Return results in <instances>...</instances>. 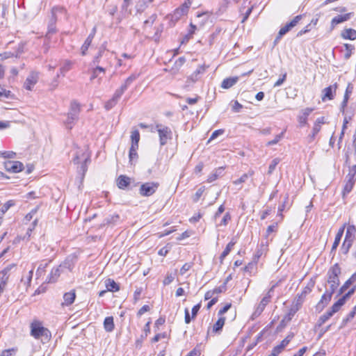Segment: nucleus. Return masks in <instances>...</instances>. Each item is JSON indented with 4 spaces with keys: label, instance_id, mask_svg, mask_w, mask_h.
Listing matches in <instances>:
<instances>
[{
    "label": "nucleus",
    "instance_id": "35",
    "mask_svg": "<svg viewBox=\"0 0 356 356\" xmlns=\"http://www.w3.org/2000/svg\"><path fill=\"white\" fill-rule=\"evenodd\" d=\"M131 145L138 147V143L140 140V133L138 130L136 129L131 131Z\"/></svg>",
    "mask_w": 356,
    "mask_h": 356
},
{
    "label": "nucleus",
    "instance_id": "2",
    "mask_svg": "<svg viewBox=\"0 0 356 356\" xmlns=\"http://www.w3.org/2000/svg\"><path fill=\"white\" fill-rule=\"evenodd\" d=\"M159 185V182L155 181L143 183L140 186L139 194L142 197H149L156 193Z\"/></svg>",
    "mask_w": 356,
    "mask_h": 356
},
{
    "label": "nucleus",
    "instance_id": "18",
    "mask_svg": "<svg viewBox=\"0 0 356 356\" xmlns=\"http://www.w3.org/2000/svg\"><path fill=\"white\" fill-rule=\"evenodd\" d=\"M95 31H96V29L93 28L92 32L89 34V35L85 40L84 43L83 44V45L81 47V54L83 56L86 55V51L88 49V47L91 44V42H92L93 38L95 36Z\"/></svg>",
    "mask_w": 356,
    "mask_h": 356
},
{
    "label": "nucleus",
    "instance_id": "15",
    "mask_svg": "<svg viewBox=\"0 0 356 356\" xmlns=\"http://www.w3.org/2000/svg\"><path fill=\"white\" fill-rule=\"evenodd\" d=\"M191 5V2L186 1L179 8L175 10L174 16L176 18H179L180 17L186 15L188 13Z\"/></svg>",
    "mask_w": 356,
    "mask_h": 356
},
{
    "label": "nucleus",
    "instance_id": "17",
    "mask_svg": "<svg viewBox=\"0 0 356 356\" xmlns=\"http://www.w3.org/2000/svg\"><path fill=\"white\" fill-rule=\"evenodd\" d=\"M356 227L353 225H349L347 227L344 241L353 243L355 238Z\"/></svg>",
    "mask_w": 356,
    "mask_h": 356
},
{
    "label": "nucleus",
    "instance_id": "25",
    "mask_svg": "<svg viewBox=\"0 0 356 356\" xmlns=\"http://www.w3.org/2000/svg\"><path fill=\"white\" fill-rule=\"evenodd\" d=\"M74 266V264L73 262V259L67 257L62 264L58 266V267L61 268L63 272H64L65 270L72 271Z\"/></svg>",
    "mask_w": 356,
    "mask_h": 356
},
{
    "label": "nucleus",
    "instance_id": "34",
    "mask_svg": "<svg viewBox=\"0 0 356 356\" xmlns=\"http://www.w3.org/2000/svg\"><path fill=\"white\" fill-rule=\"evenodd\" d=\"M314 285V282H312L311 284H309L307 286H305L302 293L298 296L296 300H301L302 303L305 296L312 291Z\"/></svg>",
    "mask_w": 356,
    "mask_h": 356
},
{
    "label": "nucleus",
    "instance_id": "61",
    "mask_svg": "<svg viewBox=\"0 0 356 356\" xmlns=\"http://www.w3.org/2000/svg\"><path fill=\"white\" fill-rule=\"evenodd\" d=\"M221 31H222V29L218 27V28H216V31L210 35V40H209L210 44H212L213 40H214L218 37V35L220 34Z\"/></svg>",
    "mask_w": 356,
    "mask_h": 356
},
{
    "label": "nucleus",
    "instance_id": "12",
    "mask_svg": "<svg viewBox=\"0 0 356 356\" xmlns=\"http://www.w3.org/2000/svg\"><path fill=\"white\" fill-rule=\"evenodd\" d=\"M270 299H271V295L265 296L261 300L258 307H257L255 312L253 314V316H259L262 313L264 309H265V307L268 305V302H270Z\"/></svg>",
    "mask_w": 356,
    "mask_h": 356
},
{
    "label": "nucleus",
    "instance_id": "9",
    "mask_svg": "<svg viewBox=\"0 0 356 356\" xmlns=\"http://www.w3.org/2000/svg\"><path fill=\"white\" fill-rule=\"evenodd\" d=\"M332 295L325 292L323 296H321V300L317 303L316 306V309L318 312H321L323 310V309L329 304L332 299Z\"/></svg>",
    "mask_w": 356,
    "mask_h": 356
},
{
    "label": "nucleus",
    "instance_id": "27",
    "mask_svg": "<svg viewBox=\"0 0 356 356\" xmlns=\"http://www.w3.org/2000/svg\"><path fill=\"white\" fill-rule=\"evenodd\" d=\"M120 220V216L118 214H113L111 215L107 218H106L102 224V226L105 225H115L117 224Z\"/></svg>",
    "mask_w": 356,
    "mask_h": 356
},
{
    "label": "nucleus",
    "instance_id": "20",
    "mask_svg": "<svg viewBox=\"0 0 356 356\" xmlns=\"http://www.w3.org/2000/svg\"><path fill=\"white\" fill-rule=\"evenodd\" d=\"M16 265L15 264H11L5 267L2 270L0 271V280H7L8 281L10 277V272L12 269L15 268Z\"/></svg>",
    "mask_w": 356,
    "mask_h": 356
},
{
    "label": "nucleus",
    "instance_id": "62",
    "mask_svg": "<svg viewBox=\"0 0 356 356\" xmlns=\"http://www.w3.org/2000/svg\"><path fill=\"white\" fill-rule=\"evenodd\" d=\"M329 284V288L327 289H326L325 292L328 293L332 296L339 285V284Z\"/></svg>",
    "mask_w": 356,
    "mask_h": 356
},
{
    "label": "nucleus",
    "instance_id": "51",
    "mask_svg": "<svg viewBox=\"0 0 356 356\" xmlns=\"http://www.w3.org/2000/svg\"><path fill=\"white\" fill-rule=\"evenodd\" d=\"M230 220H231V215L229 212H227L224 215L220 222L218 225H217V226H226L228 224L229 221H230Z\"/></svg>",
    "mask_w": 356,
    "mask_h": 356
},
{
    "label": "nucleus",
    "instance_id": "21",
    "mask_svg": "<svg viewBox=\"0 0 356 356\" xmlns=\"http://www.w3.org/2000/svg\"><path fill=\"white\" fill-rule=\"evenodd\" d=\"M355 282H356V272L354 273L351 277L341 286L339 289V295H341L345 292Z\"/></svg>",
    "mask_w": 356,
    "mask_h": 356
},
{
    "label": "nucleus",
    "instance_id": "49",
    "mask_svg": "<svg viewBox=\"0 0 356 356\" xmlns=\"http://www.w3.org/2000/svg\"><path fill=\"white\" fill-rule=\"evenodd\" d=\"M321 128V127L319 124H314L312 129V133L308 136L309 142H312L314 140L316 135L320 131Z\"/></svg>",
    "mask_w": 356,
    "mask_h": 356
},
{
    "label": "nucleus",
    "instance_id": "64",
    "mask_svg": "<svg viewBox=\"0 0 356 356\" xmlns=\"http://www.w3.org/2000/svg\"><path fill=\"white\" fill-rule=\"evenodd\" d=\"M263 254V250L261 248L257 249L253 256L252 260L254 261V262H258L259 258Z\"/></svg>",
    "mask_w": 356,
    "mask_h": 356
},
{
    "label": "nucleus",
    "instance_id": "16",
    "mask_svg": "<svg viewBox=\"0 0 356 356\" xmlns=\"http://www.w3.org/2000/svg\"><path fill=\"white\" fill-rule=\"evenodd\" d=\"M80 112L79 104L76 102H72L70 105V111L67 113L69 118L72 120H77Z\"/></svg>",
    "mask_w": 356,
    "mask_h": 356
},
{
    "label": "nucleus",
    "instance_id": "8",
    "mask_svg": "<svg viewBox=\"0 0 356 356\" xmlns=\"http://www.w3.org/2000/svg\"><path fill=\"white\" fill-rule=\"evenodd\" d=\"M302 16L301 15L296 16L290 22L287 23L284 26L282 27L279 31L280 37L284 36L290 30L295 27L297 24L301 20Z\"/></svg>",
    "mask_w": 356,
    "mask_h": 356
},
{
    "label": "nucleus",
    "instance_id": "23",
    "mask_svg": "<svg viewBox=\"0 0 356 356\" xmlns=\"http://www.w3.org/2000/svg\"><path fill=\"white\" fill-rule=\"evenodd\" d=\"M236 241L234 238H233L231 241L227 245L226 248L223 250V252L221 253L220 256V263H222L224 259L231 252L233 246L236 244Z\"/></svg>",
    "mask_w": 356,
    "mask_h": 356
},
{
    "label": "nucleus",
    "instance_id": "13",
    "mask_svg": "<svg viewBox=\"0 0 356 356\" xmlns=\"http://www.w3.org/2000/svg\"><path fill=\"white\" fill-rule=\"evenodd\" d=\"M345 227H346V224H344L339 230H338V232L337 233L336 236H335V238H334V241L332 244V249H331V251H330V253L331 254H334V252L337 248V247L339 246V243H340V241H341V239L342 238V236L343 234V232H344V229H345Z\"/></svg>",
    "mask_w": 356,
    "mask_h": 356
},
{
    "label": "nucleus",
    "instance_id": "63",
    "mask_svg": "<svg viewBox=\"0 0 356 356\" xmlns=\"http://www.w3.org/2000/svg\"><path fill=\"white\" fill-rule=\"evenodd\" d=\"M175 279V276L172 274H168L163 280L164 285L170 284Z\"/></svg>",
    "mask_w": 356,
    "mask_h": 356
},
{
    "label": "nucleus",
    "instance_id": "4",
    "mask_svg": "<svg viewBox=\"0 0 356 356\" xmlns=\"http://www.w3.org/2000/svg\"><path fill=\"white\" fill-rule=\"evenodd\" d=\"M156 129L159 133L160 145L163 146L168 143V140L172 139V131L169 127L162 124H156Z\"/></svg>",
    "mask_w": 356,
    "mask_h": 356
},
{
    "label": "nucleus",
    "instance_id": "58",
    "mask_svg": "<svg viewBox=\"0 0 356 356\" xmlns=\"http://www.w3.org/2000/svg\"><path fill=\"white\" fill-rule=\"evenodd\" d=\"M105 49L103 47H101L99 50V52L96 56H95L93 59V63L94 64H98L100 62V58L102 56L103 53L104 52Z\"/></svg>",
    "mask_w": 356,
    "mask_h": 356
},
{
    "label": "nucleus",
    "instance_id": "48",
    "mask_svg": "<svg viewBox=\"0 0 356 356\" xmlns=\"http://www.w3.org/2000/svg\"><path fill=\"white\" fill-rule=\"evenodd\" d=\"M353 245V243L343 241L341 247V251L343 254H347L350 250V248Z\"/></svg>",
    "mask_w": 356,
    "mask_h": 356
},
{
    "label": "nucleus",
    "instance_id": "26",
    "mask_svg": "<svg viewBox=\"0 0 356 356\" xmlns=\"http://www.w3.org/2000/svg\"><path fill=\"white\" fill-rule=\"evenodd\" d=\"M225 317H220L218 318V320L216 322V323L213 325L212 327V332L219 334L222 330V327L225 325Z\"/></svg>",
    "mask_w": 356,
    "mask_h": 356
},
{
    "label": "nucleus",
    "instance_id": "30",
    "mask_svg": "<svg viewBox=\"0 0 356 356\" xmlns=\"http://www.w3.org/2000/svg\"><path fill=\"white\" fill-rule=\"evenodd\" d=\"M238 80V78L236 76L225 79L221 83V87L225 89L230 88L236 83Z\"/></svg>",
    "mask_w": 356,
    "mask_h": 356
},
{
    "label": "nucleus",
    "instance_id": "47",
    "mask_svg": "<svg viewBox=\"0 0 356 356\" xmlns=\"http://www.w3.org/2000/svg\"><path fill=\"white\" fill-rule=\"evenodd\" d=\"M118 102V99H117L113 96V97L111 99L106 102L104 108H106V110L109 111L116 105Z\"/></svg>",
    "mask_w": 356,
    "mask_h": 356
},
{
    "label": "nucleus",
    "instance_id": "10",
    "mask_svg": "<svg viewBox=\"0 0 356 356\" xmlns=\"http://www.w3.org/2000/svg\"><path fill=\"white\" fill-rule=\"evenodd\" d=\"M131 179L126 175H120L117 180V186L120 189L124 190L127 188L131 184Z\"/></svg>",
    "mask_w": 356,
    "mask_h": 356
},
{
    "label": "nucleus",
    "instance_id": "11",
    "mask_svg": "<svg viewBox=\"0 0 356 356\" xmlns=\"http://www.w3.org/2000/svg\"><path fill=\"white\" fill-rule=\"evenodd\" d=\"M38 74L35 72H31L26 78L24 82V88L28 90H31L33 87L38 81Z\"/></svg>",
    "mask_w": 356,
    "mask_h": 356
},
{
    "label": "nucleus",
    "instance_id": "37",
    "mask_svg": "<svg viewBox=\"0 0 356 356\" xmlns=\"http://www.w3.org/2000/svg\"><path fill=\"white\" fill-rule=\"evenodd\" d=\"M100 73H105V69L100 66H97L93 68L92 70V75L90 76V80L92 81L95 79L97 78Z\"/></svg>",
    "mask_w": 356,
    "mask_h": 356
},
{
    "label": "nucleus",
    "instance_id": "40",
    "mask_svg": "<svg viewBox=\"0 0 356 356\" xmlns=\"http://www.w3.org/2000/svg\"><path fill=\"white\" fill-rule=\"evenodd\" d=\"M346 179L355 181L356 180V165H353L349 168V172L346 177Z\"/></svg>",
    "mask_w": 356,
    "mask_h": 356
},
{
    "label": "nucleus",
    "instance_id": "32",
    "mask_svg": "<svg viewBox=\"0 0 356 356\" xmlns=\"http://www.w3.org/2000/svg\"><path fill=\"white\" fill-rule=\"evenodd\" d=\"M334 314L329 309L327 312H325L324 314L321 316L318 320L317 322V326L321 327L327 321H328Z\"/></svg>",
    "mask_w": 356,
    "mask_h": 356
},
{
    "label": "nucleus",
    "instance_id": "14",
    "mask_svg": "<svg viewBox=\"0 0 356 356\" xmlns=\"http://www.w3.org/2000/svg\"><path fill=\"white\" fill-rule=\"evenodd\" d=\"M353 14V13H348L343 15H337L334 17L331 21L332 29H334V27L339 24L349 20Z\"/></svg>",
    "mask_w": 356,
    "mask_h": 356
},
{
    "label": "nucleus",
    "instance_id": "7",
    "mask_svg": "<svg viewBox=\"0 0 356 356\" xmlns=\"http://www.w3.org/2000/svg\"><path fill=\"white\" fill-rule=\"evenodd\" d=\"M337 88V83H335L322 90V101L325 102L327 100H332L334 99Z\"/></svg>",
    "mask_w": 356,
    "mask_h": 356
},
{
    "label": "nucleus",
    "instance_id": "19",
    "mask_svg": "<svg viewBox=\"0 0 356 356\" xmlns=\"http://www.w3.org/2000/svg\"><path fill=\"white\" fill-rule=\"evenodd\" d=\"M63 272L61 270V268L58 266L54 268L51 270L49 275L48 276V282L54 283L57 281L58 278L60 277V274Z\"/></svg>",
    "mask_w": 356,
    "mask_h": 356
},
{
    "label": "nucleus",
    "instance_id": "44",
    "mask_svg": "<svg viewBox=\"0 0 356 356\" xmlns=\"http://www.w3.org/2000/svg\"><path fill=\"white\" fill-rule=\"evenodd\" d=\"M72 63L70 60H65L63 65L60 69V74L65 76V73L70 70Z\"/></svg>",
    "mask_w": 356,
    "mask_h": 356
},
{
    "label": "nucleus",
    "instance_id": "39",
    "mask_svg": "<svg viewBox=\"0 0 356 356\" xmlns=\"http://www.w3.org/2000/svg\"><path fill=\"white\" fill-rule=\"evenodd\" d=\"M355 181L346 179V184L343 190V196L348 194L353 189Z\"/></svg>",
    "mask_w": 356,
    "mask_h": 356
},
{
    "label": "nucleus",
    "instance_id": "3",
    "mask_svg": "<svg viewBox=\"0 0 356 356\" xmlns=\"http://www.w3.org/2000/svg\"><path fill=\"white\" fill-rule=\"evenodd\" d=\"M341 273V268L339 264H335L327 271L326 283L339 285L340 281L339 277Z\"/></svg>",
    "mask_w": 356,
    "mask_h": 356
},
{
    "label": "nucleus",
    "instance_id": "22",
    "mask_svg": "<svg viewBox=\"0 0 356 356\" xmlns=\"http://www.w3.org/2000/svg\"><path fill=\"white\" fill-rule=\"evenodd\" d=\"M76 298V293L74 291H71L70 292L65 293L63 295L64 302L63 305L66 306L71 305Z\"/></svg>",
    "mask_w": 356,
    "mask_h": 356
},
{
    "label": "nucleus",
    "instance_id": "55",
    "mask_svg": "<svg viewBox=\"0 0 356 356\" xmlns=\"http://www.w3.org/2000/svg\"><path fill=\"white\" fill-rule=\"evenodd\" d=\"M294 337V333H289L285 339H284L280 343L284 348L289 344V343L291 341V339Z\"/></svg>",
    "mask_w": 356,
    "mask_h": 356
},
{
    "label": "nucleus",
    "instance_id": "5",
    "mask_svg": "<svg viewBox=\"0 0 356 356\" xmlns=\"http://www.w3.org/2000/svg\"><path fill=\"white\" fill-rule=\"evenodd\" d=\"M302 305L301 300H296L292 305L291 308L289 309L288 314L284 316V318L281 321L279 327H284L286 324L291 321L293 316L299 310Z\"/></svg>",
    "mask_w": 356,
    "mask_h": 356
},
{
    "label": "nucleus",
    "instance_id": "59",
    "mask_svg": "<svg viewBox=\"0 0 356 356\" xmlns=\"http://www.w3.org/2000/svg\"><path fill=\"white\" fill-rule=\"evenodd\" d=\"M192 267V264L186 263L184 264L180 269V274L184 275L187 271H188Z\"/></svg>",
    "mask_w": 356,
    "mask_h": 356
},
{
    "label": "nucleus",
    "instance_id": "46",
    "mask_svg": "<svg viewBox=\"0 0 356 356\" xmlns=\"http://www.w3.org/2000/svg\"><path fill=\"white\" fill-rule=\"evenodd\" d=\"M355 312L353 310L347 315V316L342 320L341 324L340 325V328L344 327L346 324L350 321L355 316Z\"/></svg>",
    "mask_w": 356,
    "mask_h": 356
},
{
    "label": "nucleus",
    "instance_id": "57",
    "mask_svg": "<svg viewBox=\"0 0 356 356\" xmlns=\"http://www.w3.org/2000/svg\"><path fill=\"white\" fill-rule=\"evenodd\" d=\"M15 156V153L12 151L0 152V156L3 158L12 159Z\"/></svg>",
    "mask_w": 356,
    "mask_h": 356
},
{
    "label": "nucleus",
    "instance_id": "41",
    "mask_svg": "<svg viewBox=\"0 0 356 356\" xmlns=\"http://www.w3.org/2000/svg\"><path fill=\"white\" fill-rule=\"evenodd\" d=\"M346 302L340 298L336 302L334 303L330 310L334 314Z\"/></svg>",
    "mask_w": 356,
    "mask_h": 356
},
{
    "label": "nucleus",
    "instance_id": "60",
    "mask_svg": "<svg viewBox=\"0 0 356 356\" xmlns=\"http://www.w3.org/2000/svg\"><path fill=\"white\" fill-rule=\"evenodd\" d=\"M47 266L48 263H41L36 270V275L40 276Z\"/></svg>",
    "mask_w": 356,
    "mask_h": 356
},
{
    "label": "nucleus",
    "instance_id": "42",
    "mask_svg": "<svg viewBox=\"0 0 356 356\" xmlns=\"http://www.w3.org/2000/svg\"><path fill=\"white\" fill-rule=\"evenodd\" d=\"M288 201H289V195L286 194L285 196H284L283 202L279 206V208H278V214L280 216H282V212L286 208H289V206L288 204Z\"/></svg>",
    "mask_w": 356,
    "mask_h": 356
},
{
    "label": "nucleus",
    "instance_id": "56",
    "mask_svg": "<svg viewBox=\"0 0 356 356\" xmlns=\"http://www.w3.org/2000/svg\"><path fill=\"white\" fill-rule=\"evenodd\" d=\"M278 163H279V160L277 159H275L271 161L270 164L269 165L268 171V173L269 175L271 174L274 171V170L275 169Z\"/></svg>",
    "mask_w": 356,
    "mask_h": 356
},
{
    "label": "nucleus",
    "instance_id": "52",
    "mask_svg": "<svg viewBox=\"0 0 356 356\" xmlns=\"http://www.w3.org/2000/svg\"><path fill=\"white\" fill-rule=\"evenodd\" d=\"M284 131H282L281 134H277L275 138L272 140H270L267 143V146H271L277 144L284 136Z\"/></svg>",
    "mask_w": 356,
    "mask_h": 356
},
{
    "label": "nucleus",
    "instance_id": "50",
    "mask_svg": "<svg viewBox=\"0 0 356 356\" xmlns=\"http://www.w3.org/2000/svg\"><path fill=\"white\" fill-rule=\"evenodd\" d=\"M13 205L14 202L12 200L6 202L0 209L1 216Z\"/></svg>",
    "mask_w": 356,
    "mask_h": 356
},
{
    "label": "nucleus",
    "instance_id": "31",
    "mask_svg": "<svg viewBox=\"0 0 356 356\" xmlns=\"http://www.w3.org/2000/svg\"><path fill=\"white\" fill-rule=\"evenodd\" d=\"M313 110L314 109L311 108H306L302 111V115L299 117L298 120L301 126L307 124V117L310 115Z\"/></svg>",
    "mask_w": 356,
    "mask_h": 356
},
{
    "label": "nucleus",
    "instance_id": "6",
    "mask_svg": "<svg viewBox=\"0 0 356 356\" xmlns=\"http://www.w3.org/2000/svg\"><path fill=\"white\" fill-rule=\"evenodd\" d=\"M4 168L6 171L17 173L23 170L24 165L17 161H8L4 163Z\"/></svg>",
    "mask_w": 356,
    "mask_h": 356
},
{
    "label": "nucleus",
    "instance_id": "45",
    "mask_svg": "<svg viewBox=\"0 0 356 356\" xmlns=\"http://www.w3.org/2000/svg\"><path fill=\"white\" fill-rule=\"evenodd\" d=\"M344 47L346 50V52L344 54V58L346 60H348L350 58V56L352 55V51L355 49V47H354V45L350 44H345Z\"/></svg>",
    "mask_w": 356,
    "mask_h": 356
},
{
    "label": "nucleus",
    "instance_id": "24",
    "mask_svg": "<svg viewBox=\"0 0 356 356\" xmlns=\"http://www.w3.org/2000/svg\"><path fill=\"white\" fill-rule=\"evenodd\" d=\"M341 35L343 39L354 40L356 39V31L353 29H346L341 32Z\"/></svg>",
    "mask_w": 356,
    "mask_h": 356
},
{
    "label": "nucleus",
    "instance_id": "36",
    "mask_svg": "<svg viewBox=\"0 0 356 356\" xmlns=\"http://www.w3.org/2000/svg\"><path fill=\"white\" fill-rule=\"evenodd\" d=\"M138 147L131 146L129 153V163L132 165L134 160L138 159L137 149Z\"/></svg>",
    "mask_w": 356,
    "mask_h": 356
},
{
    "label": "nucleus",
    "instance_id": "28",
    "mask_svg": "<svg viewBox=\"0 0 356 356\" xmlns=\"http://www.w3.org/2000/svg\"><path fill=\"white\" fill-rule=\"evenodd\" d=\"M105 285H106L107 291H108L116 292L120 290L119 285L113 280H111V279L106 280Z\"/></svg>",
    "mask_w": 356,
    "mask_h": 356
},
{
    "label": "nucleus",
    "instance_id": "54",
    "mask_svg": "<svg viewBox=\"0 0 356 356\" xmlns=\"http://www.w3.org/2000/svg\"><path fill=\"white\" fill-rule=\"evenodd\" d=\"M257 262H254V260H252L251 262H250L247 266L244 267V271L252 273V270L256 268Z\"/></svg>",
    "mask_w": 356,
    "mask_h": 356
},
{
    "label": "nucleus",
    "instance_id": "53",
    "mask_svg": "<svg viewBox=\"0 0 356 356\" xmlns=\"http://www.w3.org/2000/svg\"><path fill=\"white\" fill-rule=\"evenodd\" d=\"M356 290V285H355L352 289H350L346 293H345L341 298L346 302V300L354 294Z\"/></svg>",
    "mask_w": 356,
    "mask_h": 356
},
{
    "label": "nucleus",
    "instance_id": "1",
    "mask_svg": "<svg viewBox=\"0 0 356 356\" xmlns=\"http://www.w3.org/2000/svg\"><path fill=\"white\" fill-rule=\"evenodd\" d=\"M31 335L36 339H40L43 343H47L51 338V332L44 327L42 323L34 321L31 323Z\"/></svg>",
    "mask_w": 356,
    "mask_h": 356
},
{
    "label": "nucleus",
    "instance_id": "29",
    "mask_svg": "<svg viewBox=\"0 0 356 356\" xmlns=\"http://www.w3.org/2000/svg\"><path fill=\"white\" fill-rule=\"evenodd\" d=\"M104 328L108 332H111L114 330L115 325L113 316H108L105 318L104 321Z\"/></svg>",
    "mask_w": 356,
    "mask_h": 356
},
{
    "label": "nucleus",
    "instance_id": "38",
    "mask_svg": "<svg viewBox=\"0 0 356 356\" xmlns=\"http://www.w3.org/2000/svg\"><path fill=\"white\" fill-rule=\"evenodd\" d=\"M253 175L252 171H249L247 173L243 174L239 179L233 181V184L235 185H238L242 183H244L247 181V179Z\"/></svg>",
    "mask_w": 356,
    "mask_h": 356
},
{
    "label": "nucleus",
    "instance_id": "43",
    "mask_svg": "<svg viewBox=\"0 0 356 356\" xmlns=\"http://www.w3.org/2000/svg\"><path fill=\"white\" fill-rule=\"evenodd\" d=\"M56 20L54 19H51V22L49 24V26H48V31L46 34V38H48V39H50V35L51 34H54L56 33Z\"/></svg>",
    "mask_w": 356,
    "mask_h": 356
},
{
    "label": "nucleus",
    "instance_id": "33",
    "mask_svg": "<svg viewBox=\"0 0 356 356\" xmlns=\"http://www.w3.org/2000/svg\"><path fill=\"white\" fill-rule=\"evenodd\" d=\"M223 170L224 168L222 167H220L216 169L215 171L208 177L207 181L209 183H211L216 179H217L220 176H221Z\"/></svg>",
    "mask_w": 356,
    "mask_h": 356
}]
</instances>
